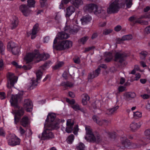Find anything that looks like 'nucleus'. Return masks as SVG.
<instances>
[{"label": "nucleus", "mask_w": 150, "mask_h": 150, "mask_svg": "<svg viewBox=\"0 0 150 150\" xmlns=\"http://www.w3.org/2000/svg\"><path fill=\"white\" fill-rule=\"evenodd\" d=\"M85 9L88 12H93L95 14L101 17H106V8L105 7H98L97 5L95 4H89L86 6Z\"/></svg>", "instance_id": "obj_4"}, {"label": "nucleus", "mask_w": 150, "mask_h": 150, "mask_svg": "<svg viewBox=\"0 0 150 150\" xmlns=\"http://www.w3.org/2000/svg\"><path fill=\"white\" fill-rule=\"evenodd\" d=\"M141 77V75L139 73H137L136 74V76L134 80H138Z\"/></svg>", "instance_id": "obj_60"}, {"label": "nucleus", "mask_w": 150, "mask_h": 150, "mask_svg": "<svg viewBox=\"0 0 150 150\" xmlns=\"http://www.w3.org/2000/svg\"><path fill=\"white\" fill-rule=\"evenodd\" d=\"M126 56L123 53L120 52H117L115 55V60L121 64H123L124 61V58Z\"/></svg>", "instance_id": "obj_14"}, {"label": "nucleus", "mask_w": 150, "mask_h": 150, "mask_svg": "<svg viewBox=\"0 0 150 150\" xmlns=\"http://www.w3.org/2000/svg\"><path fill=\"white\" fill-rule=\"evenodd\" d=\"M56 117V115L54 113H49L47 118V119L48 120V124L46 125L51 126H55L57 124L59 125L58 122H56L55 120ZM58 127H59V125H58Z\"/></svg>", "instance_id": "obj_13"}, {"label": "nucleus", "mask_w": 150, "mask_h": 150, "mask_svg": "<svg viewBox=\"0 0 150 150\" xmlns=\"http://www.w3.org/2000/svg\"><path fill=\"white\" fill-rule=\"evenodd\" d=\"M119 106L118 105H117L111 109L108 110V112L107 114H112L115 112L119 108Z\"/></svg>", "instance_id": "obj_33"}, {"label": "nucleus", "mask_w": 150, "mask_h": 150, "mask_svg": "<svg viewBox=\"0 0 150 150\" xmlns=\"http://www.w3.org/2000/svg\"><path fill=\"white\" fill-rule=\"evenodd\" d=\"M5 132L2 128H0V136H4Z\"/></svg>", "instance_id": "obj_55"}, {"label": "nucleus", "mask_w": 150, "mask_h": 150, "mask_svg": "<svg viewBox=\"0 0 150 150\" xmlns=\"http://www.w3.org/2000/svg\"><path fill=\"white\" fill-rule=\"evenodd\" d=\"M125 3L127 6V7L128 8H129L131 7L132 4V0H125Z\"/></svg>", "instance_id": "obj_41"}, {"label": "nucleus", "mask_w": 150, "mask_h": 150, "mask_svg": "<svg viewBox=\"0 0 150 150\" xmlns=\"http://www.w3.org/2000/svg\"><path fill=\"white\" fill-rule=\"evenodd\" d=\"M105 56L106 57L105 60L107 62L110 61L112 58V54L110 52H105Z\"/></svg>", "instance_id": "obj_29"}, {"label": "nucleus", "mask_w": 150, "mask_h": 150, "mask_svg": "<svg viewBox=\"0 0 150 150\" xmlns=\"http://www.w3.org/2000/svg\"><path fill=\"white\" fill-rule=\"evenodd\" d=\"M74 123L73 121L71 119H68L67 122V127L66 131L68 133H71L73 131V133L75 134H76L78 130V126L76 125L73 127Z\"/></svg>", "instance_id": "obj_9"}, {"label": "nucleus", "mask_w": 150, "mask_h": 150, "mask_svg": "<svg viewBox=\"0 0 150 150\" xmlns=\"http://www.w3.org/2000/svg\"><path fill=\"white\" fill-rule=\"evenodd\" d=\"M145 134L146 136L148 139H150V129H147L145 132Z\"/></svg>", "instance_id": "obj_49"}, {"label": "nucleus", "mask_w": 150, "mask_h": 150, "mask_svg": "<svg viewBox=\"0 0 150 150\" xmlns=\"http://www.w3.org/2000/svg\"><path fill=\"white\" fill-rule=\"evenodd\" d=\"M112 31V30L110 29H105L104 30L103 34L105 35H107L111 33Z\"/></svg>", "instance_id": "obj_46"}, {"label": "nucleus", "mask_w": 150, "mask_h": 150, "mask_svg": "<svg viewBox=\"0 0 150 150\" xmlns=\"http://www.w3.org/2000/svg\"><path fill=\"white\" fill-rule=\"evenodd\" d=\"M66 101L69 103L71 105V107L74 110L77 111L80 109V107L78 104H74L75 101L74 99H72L71 100H70L68 98H66Z\"/></svg>", "instance_id": "obj_18"}, {"label": "nucleus", "mask_w": 150, "mask_h": 150, "mask_svg": "<svg viewBox=\"0 0 150 150\" xmlns=\"http://www.w3.org/2000/svg\"><path fill=\"white\" fill-rule=\"evenodd\" d=\"M62 85L63 86H64L66 87H72L73 86V83L69 82L63 83Z\"/></svg>", "instance_id": "obj_43"}, {"label": "nucleus", "mask_w": 150, "mask_h": 150, "mask_svg": "<svg viewBox=\"0 0 150 150\" xmlns=\"http://www.w3.org/2000/svg\"><path fill=\"white\" fill-rule=\"evenodd\" d=\"M133 117L135 119H138L142 117V113L139 111H137L134 112Z\"/></svg>", "instance_id": "obj_35"}, {"label": "nucleus", "mask_w": 150, "mask_h": 150, "mask_svg": "<svg viewBox=\"0 0 150 150\" xmlns=\"http://www.w3.org/2000/svg\"><path fill=\"white\" fill-rule=\"evenodd\" d=\"M91 20V17L88 15L80 19L82 24L83 25L88 23Z\"/></svg>", "instance_id": "obj_23"}, {"label": "nucleus", "mask_w": 150, "mask_h": 150, "mask_svg": "<svg viewBox=\"0 0 150 150\" xmlns=\"http://www.w3.org/2000/svg\"><path fill=\"white\" fill-rule=\"evenodd\" d=\"M20 11L25 16H28L29 14L30 11L25 5H21L20 7Z\"/></svg>", "instance_id": "obj_19"}, {"label": "nucleus", "mask_w": 150, "mask_h": 150, "mask_svg": "<svg viewBox=\"0 0 150 150\" xmlns=\"http://www.w3.org/2000/svg\"><path fill=\"white\" fill-rule=\"evenodd\" d=\"M67 11L66 16L69 17L75 12V8L72 6H70L67 8Z\"/></svg>", "instance_id": "obj_24"}, {"label": "nucleus", "mask_w": 150, "mask_h": 150, "mask_svg": "<svg viewBox=\"0 0 150 150\" xmlns=\"http://www.w3.org/2000/svg\"><path fill=\"white\" fill-rule=\"evenodd\" d=\"M140 54L141 58L142 56L145 57L147 55V52L145 51H142L140 52Z\"/></svg>", "instance_id": "obj_51"}, {"label": "nucleus", "mask_w": 150, "mask_h": 150, "mask_svg": "<svg viewBox=\"0 0 150 150\" xmlns=\"http://www.w3.org/2000/svg\"><path fill=\"white\" fill-rule=\"evenodd\" d=\"M71 2L77 8H78L83 4V1L82 0H71Z\"/></svg>", "instance_id": "obj_27"}, {"label": "nucleus", "mask_w": 150, "mask_h": 150, "mask_svg": "<svg viewBox=\"0 0 150 150\" xmlns=\"http://www.w3.org/2000/svg\"><path fill=\"white\" fill-rule=\"evenodd\" d=\"M76 148L78 150H83L85 148V146L83 143H79L76 145Z\"/></svg>", "instance_id": "obj_36"}, {"label": "nucleus", "mask_w": 150, "mask_h": 150, "mask_svg": "<svg viewBox=\"0 0 150 150\" xmlns=\"http://www.w3.org/2000/svg\"><path fill=\"white\" fill-rule=\"evenodd\" d=\"M22 68L24 70H28L30 69L31 68V67L29 66L27 67L25 65H24L22 67Z\"/></svg>", "instance_id": "obj_63"}, {"label": "nucleus", "mask_w": 150, "mask_h": 150, "mask_svg": "<svg viewBox=\"0 0 150 150\" xmlns=\"http://www.w3.org/2000/svg\"><path fill=\"white\" fill-rule=\"evenodd\" d=\"M144 33L146 34L150 33V25L146 27L144 30Z\"/></svg>", "instance_id": "obj_48"}, {"label": "nucleus", "mask_w": 150, "mask_h": 150, "mask_svg": "<svg viewBox=\"0 0 150 150\" xmlns=\"http://www.w3.org/2000/svg\"><path fill=\"white\" fill-rule=\"evenodd\" d=\"M142 125L141 122H133L130 125V128L132 131H135L139 128Z\"/></svg>", "instance_id": "obj_17"}, {"label": "nucleus", "mask_w": 150, "mask_h": 150, "mask_svg": "<svg viewBox=\"0 0 150 150\" xmlns=\"http://www.w3.org/2000/svg\"><path fill=\"white\" fill-rule=\"evenodd\" d=\"M146 108L149 110L150 111V101L148 102L146 105Z\"/></svg>", "instance_id": "obj_61"}, {"label": "nucleus", "mask_w": 150, "mask_h": 150, "mask_svg": "<svg viewBox=\"0 0 150 150\" xmlns=\"http://www.w3.org/2000/svg\"><path fill=\"white\" fill-rule=\"evenodd\" d=\"M59 128L58 125L57 124L55 126H51L46 124L45 125V129L41 135H39L38 137L42 140L54 137V134L51 130L52 129H57Z\"/></svg>", "instance_id": "obj_5"}, {"label": "nucleus", "mask_w": 150, "mask_h": 150, "mask_svg": "<svg viewBox=\"0 0 150 150\" xmlns=\"http://www.w3.org/2000/svg\"><path fill=\"white\" fill-rule=\"evenodd\" d=\"M11 28L12 29H13L15 28L17 26L18 23V20L17 17H14L11 20Z\"/></svg>", "instance_id": "obj_26"}, {"label": "nucleus", "mask_w": 150, "mask_h": 150, "mask_svg": "<svg viewBox=\"0 0 150 150\" xmlns=\"http://www.w3.org/2000/svg\"><path fill=\"white\" fill-rule=\"evenodd\" d=\"M47 0H40V2L41 7H44L46 6Z\"/></svg>", "instance_id": "obj_47"}, {"label": "nucleus", "mask_w": 150, "mask_h": 150, "mask_svg": "<svg viewBox=\"0 0 150 150\" xmlns=\"http://www.w3.org/2000/svg\"><path fill=\"white\" fill-rule=\"evenodd\" d=\"M33 107V103L30 100L26 99L25 100L23 107L27 112H31L32 111Z\"/></svg>", "instance_id": "obj_15"}, {"label": "nucleus", "mask_w": 150, "mask_h": 150, "mask_svg": "<svg viewBox=\"0 0 150 150\" xmlns=\"http://www.w3.org/2000/svg\"><path fill=\"white\" fill-rule=\"evenodd\" d=\"M119 143H120L124 147H127L131 144V143L125 136L121 137L119 139Z\"/></svg>", "instance_id": "obj_16"}, {"label": "nucleus", "mask_w": 150, "mask_h": 150, "mask_svg": "<svg viewBox=\"0 0 150 150\" xmlns=\"http://www.w3.org/2000/svg\"><path fill=\"white\" fill-rule=\"evenodd\" d=\"M38 24H36L33 27L32 32L31 33V39H34L35 37V35L38 31Z\"/></svg>", "instance_id": "obj_25"}, {"label": "nucleus", "mask_w": 150, "mask_h": 150, "mask_svg": "<svg viewBox=\"0 0 150 150\" xmlns=\"http://www.w3.org/2000/svg\"><path fill=\"white\" fill-rule=\"evenodd\" d=\"M17 129L18 132L21 134H23L25 133V130L21 127H17Z\"/></svg>", "instance_id": "obj_44"}, {"label": "nucleus", "mask_w": 150, "mask_h": 150, "mask_svg": "<svg viewBox=\"0 0 150 150\" xmlns=\"http://www.w3.org/2000/svg\"><path fill=\"white\" fill-rule=\"evenodd\" d=\"M64 64V63L63 62H59L53 67V69H57L59 68L62 66Z\"/></svg>", "instance_id": "obj_40"}, {"label": "nucleus", "mask_w": 150, "mask_h": 150, "mask_svg": "<svg viewBox=\"0 0 150 150\" xmlns=\"http://www.w3.org/2000/svg\"><path fill=\"white\" fill-rule=\"evenodd\" d=\"M74 136L73 134H71L66 139L67 142L69 144H71L74 140Z\"/></svg>", "instance_id": "obj_34"}, {"label": "nucleus", "mask_w": 150, "mask_h": 150, "mask_svg": "<svg viewBox=\"0 0 150 150\" xmlns=\"http://www.w3.org/2000/svg\"><path fill=\"white\" fill-rule=\"evenodd\" d=\"M4 50V47L3 44L0 41V52L2 53Z\"/></svg>", "instance_id": "obj_54"}, {"label": "nucleus", "mask_w": 150, "mask_h": 150, "mask_svg": "<svg viewBox=\"0 0 150 150\" xmlns=\"http://www.w3.org/2000/svg\"><path fill=\"white\" fill-rule=\"evenodd\" d=\"M23 93V92L22 91L20 92V94H18V95H12L10 99V101L11 105L15 107L13 112L15 114L14 120L16 123L19 121L20 117L23 115L24 114L23 109L19 107L17 105L18 102L21 100Z\"/></svg>", "instance_id": "obj_1"}, {"label": "nucleus", "mask_w": 150, "mask_h": 150, "mask_svg": "<svg viewBox=\"0 0 150 150\" xmlns=\"http://www.w3.org/2000/svg\"><path fill=\"white\" fill-rule=\"evenodd\" d=\"M124 96L125 100L129 102L136 96V94L134 92H127L124 94Z\"/></svg>", "instance_id": "obj_20"}, {"label": "nucleus", "mask_w": 150, "mask_h": 150, "mask_svg": "<svg viewBox=\"0 0 150 150\" xmlns=\"http://www.w3.org/2000/svg\"><path fill=\"white\" fill-rule=\"evenodd\" d=\"M74 61L75 63L78 64L80 62V59L79 58H75L74 59Z\"/></svg>", "instance_id": "obj_59"}, {"label": "nucleus", "mask_w": 150, "mask_h": 150, "mask_svg": "<svg viewBox=\"0 0 150 150\" xmlns=\"http://www.w3.org/2000/svg\"><path fill=\"white\" fill-rule=\"evenodd\" d=\"M100 68L99 67L95 71L93 72V75L91 74H90L89 75V77L90 79H92L95 77L99 75L100 71Z\"/></svg>", "instance_id": "obj_30"}, {"label": "nucleus", "mask_w": 150, "mask_h": 150, "mask_svg": "<svg viewBox=\"0 0 150 150\" xmlns=\"http://www.w3.org/2000/svg\"><path fill=\"white\" fill-rule=\"evenodd\" d=\"M72 45L71 41L66 40L59 41L57 45L55 44L53 47L57 50H63L71 47Z\"/></svg>", "instance_id": "obj_8"}, {"label": "nucleus", "mask_w": 150, "mask_h": 150, "mask_svg": "<svg viewBox=\"0 0 150 150\" xmlns=\"http://www.w3.org/2000/svg\"><path fill=\"white\" fill-rule=\"evenodd\" d=\"M119 8L118 3L116 1H114L110 4L107 8V12L108 14L116 13L119 11Z\"/></svg>", "instance_id": "obj_12"}, {"label": "nucleus", "mask_w": 150, "mask_h": 150, "mask_svg": "<svg viewBox=\"0 0 150 150\" xmlns=\"http://www.w3.org/2000/svg\"><path fill=\"white\" fill-rule=\"evenodd\" d=\"M20 142V139L13 134H9L8 138V143L10 146H14L19 145Z\"/></svg>", "instance_id": "obj_10"}, {"label": "nucleus", "mask_w": 150, "mask_h": 150, "mask_svg": "<svg viewBox=\"0 0 150 150\" xmlns=\"http://www.w3.org/2000/svg\"><path fill=\"white\" fill-rule=\"evenodd\" d=\"M12 64L17 68H20L22 67V66L21 65H18L17 63L15 61L13 62L12 63Z\"/></svg>", "instance_id": "obj_53"}, {"label": "nucleus", "mask_w": 150, "mask_h": 150, "mask_svg": "<svg viewBox=\"0 0 150 150\" xmlns=\"http://www.w3.org/2000/svg\"><path fill=\"white\" fill-rule=\"evenodd\" d=\"M4 67V63L2 59L0 58V70L2 69Z\"/></svg>", "instance_id": "obj_58"}, {"label": "nucleus", "mask_w": 150, "mask_h": 150, "mask_svg": "<svg viewBox=\"0 0 150 150\" xmlns=\"http://www.w3.org/2000/svg\"><path fill=\"white\" fill-rule=\"evenodd\" d=\"M36 1L35 0H27V6L29 7H34Z\"/></svg>", "instance_id": "obj_32"}, {"label": "nucleus", "mask_w": 150, "mask_h": 150, "mask_svg": "<svg viewBox=\"0 0 150 150\" xmlns=\"http://www.w3.org/2000/svg\"><path fill=\"white\" fill-rule=\"evenodd\" d=\"M125 87L123 86H120L118 87V90L119 92H122L125 90Z\"/></svg>", "instance_id": "obj_50"}, {"label": "nucleus", "mask_w": 150, "mask_h": 150, "mask_svg": "<svg viewBox=\"0 0 150 150\" xmlns=\"http://www.w3.org/2000/svg\"><path fill=\"white\" fill-rule=\"evenodd\" d=\"M132 38V36L131 35H127L123 36L121 39H119L120 40V42H118L120 43L122 42V40H129Z\"/></svg>", "instance_id": "obj_31"}, {"label": "nucleus", "mask_w": 150, "mask_h": 150, "mask_svg": "<svg viewBox=\"0 0 150 150\" xmlns=\"http://www.w3.org/2000/svg\"><path fill=\"white\" fill-rule=\"evenodd\" d=\"M36 74L37 76V80H38L41 78L42 75V73L40 71L38 70L37 71Z\"/></svg>", "instance_id": "obj_38"}, {"label": "nucleus", "mask_w": 150, "mask_h": 150, "mask_svg": "<svg viewBox=\"0 0 150 150\" xmlns=\"http://www.w3.org/2000/svg\"><path fill=\"white\" fill-rule=\"evenodd\" d=\"M136 22L143 25H147L148 22L146 21H143L141 19H139L137 20Z\"/></svg>", "instance_id": "obj_45"}, {"label": "nucleus", "mask_w": 150, "mask_h": 150, "mask_svg": "<svg viewBox=\"0 0 150 150\" xmlns=\"http://www.w3.org/2000/svg\"><path fill=\"white\" fill-rule=\"evenodd\" d=\"M141 96L144 99H147L149 97V96L147 94L142 95Z\"/></svg>", "instance_id": "obj_57"}, {"label": "nucleus", "mask_w": 150, "mask_h": 150, "mask_svg": "<svg viewBox=\"0 0 150 150\" xmlns=\"http://www.w3.org/2000/svg\"><path fill=\"white\" fill-rule=\"evenodd\" d=\"M82 103L83 105H86L89 101L90 98L86 94H83L81 96Z\"/></svg>", "instance_id": "obj_22"}, {"label": "nucleus", "mask_w": 150, "mask_h": 150, "mask_svg": "<svg viewBox=\"0 0 150 150\" xmlns=\"http://www.w3.org/2000/svg\"><path fill=\"white\" fill-rule=\"evenodd\" d=\"M50 40L49 37L47 36L45 37L44 39L43 42L44 43H47Z\"/></svg>", "instance_id": "obj_62"}, {"label": "nucleus", "mask_w": 150, "mask_h": 150, "mask_svg": "<svg viewBox=\"0 0 150 150\" xmlns=\"http://www.w3.org/2000/svg\"><path fill=\"white\" fill-rule=\"evenodd\" d=\"M85 129L86 135L85 137L86 139L91 142H99L100 140V138L99 135L95 136L93 134L91 127L88 126H86Z\"/></svg>", "instance_id": "obj_6"}, {"label": "nucleus", "mask_w": 150, "mask_h": 150, "mask_svg": "<svg viewBox=\"0 0 150 150\" xmlns=\"http://www.w3.org/2000/svg\"><path fill=\"white\" fill-rule=\"evenodd\" d=\"M88 37L85 36L80 39L79 41L80 43L82 44H84L88 40Z\"/></svg>", "instance_id": "obj_39"}, {"label": "nucleus", "mask_w": 150, "mask_h": 150, "mask_svg": "<svg viewBox=\"0 0 150 150\" xmlns=\"http://www.w3.org/2000/svg\"><path fill=\"white\" fill-rule=\"evenodd\" d=\"M55 19L57 21L60 20L61 18V14L60 12H58L56 13L55 17Z\"/></svg>", "instance_id": "obj_42"}, {"label": "nucleus", "mask_w": 150, "mask_h": 150, "mask_svg": "<svg viewBox=\"0 0 150 150\" xmlns=\"http://www.w3.org/2000/svg\"><path fill=\"white\" fill-rule=\"evenodd\" d=\"M7 77L8 80L7 87L9 88L7 95L8 96H9L10 95L11 91V89L10 88L13 87L14 84L16 82L17 78L16 77L14 76L13 74L10 73L8 74Z\"/></svg>", "instance_id": "obj_7"}, {"label": "nucleus", "mask_w": 150, "mask_h": 150, "mask_svg": "<svg viewBox=\"0 0 150 150\" xmlns=\"http://www.w3.org/2000/svg\"><path fill=\"white\" fill-rule=\"evenodd\" d=\"M28 118L26 116H24L21 121V125L24 127H25L28 124Z\"/></svg>", "instance_id": "obj_28"}, {"label": "nucleus", "mask_w": 150, "mask_h": 150, "mask_svg": "<svg viewBox=\"0 0 150 150\" xmlns=\"http://www.w3.org/2000/svg\"><path fill=\"white\" fill-rule=\"evenodd\" d=\"M38 80H32V83L31 85L30 86V89H33L35 88L38 85Z\"/></svg>", "instance_id": "obj_37"}, {"label": "nucleus", "mask_w": 150, "mask_h": 150, "mask_svg": "<svg viewBox=\"0 0 150 150\" xmlns=\"http://www.w3.org/2000/svg\"><path fill=\"white\" fill-rule=\"evenodd\" d=\"M140 82L142 84H145L146 82V79H141L140 80Z\"/></svg>", "instance_id": "obj_64"}, {"label": "nucleus", "mask_w": 150, "mask_h": 150, "mask_svg": "<svg viewBox=\"0 0 150 150\" xmlns=\"http://www.w3.org/2000/svg\"><path fill=\"white\" fill-rule=\"evenodd\" d=\"M6 98L5 93L3 92H0V99H3Z\"/></svg>", "instance_id": "obj_52"}, {"label": "nucleus", "mask_w": 150, "mask_h": 150, "mask_svg": "<svg viewBox=\"0 0 150 150\" xmlns=\"http://www.w3.org/2000/svg\"><path fill=\"white\" fill-rule=\"evenodd\" d=\"M7 48L8 51H11L14 54L17 55L19 53L20 48L13 42H10L8 43Z\"/></svg>", "instance_id": "obj_11"}, {"label": "nucleus", "mask_w": 150, "mask_h": 150, "mask_svg": "<svg viewBox=\"0 0 150 150\" xmlns=\"http://www.w3.org/2000/svg\"><path fill=\"white\" fill-rule=\"evenodd\" d=\"M50 56L48 54H40L38 51H36L34 53L27 54L24 58V60L27 62H29L32 61L33 59H36L37 62H38L48 59Z\"/></svg>", "instance_id": "obj_3"}, {"label": "nucleus", "mask_w": 150, "mask_h": 150, "mask_svg": "<svg viewBox=\"0 0 150 150\" xmlns=\"http://www.w3.org/2000/svg\"><path fill=\"white\" fill-rule=\"evenodd\" d=\"M121 28L122 27L121 26L118 25L115 28L114 30L116 31H119L120 30Z\"/></svg>", "instance_id": "obj_56"}, {"label": "nucleus", "mask_w": 150, "mask_h": 150, "mask_svg": "<svg viewBox=\"0 0 150 150\" xmlns=\"http://www.w3.org/2000/svg\"><path fill=\"white\" fill-rule=\"evenodd\" d=\"M93 118L94 121L100 125H107L108 124V121H107L106 120H101L98 117L95 116H93Z\"/></svg>", "instance_id": "obj_21"}, {"label": "nucleus", "mask_w": 150, "mask_h": 150, "mask_svg": "<svg viewBox=\"0 0 150 150\" xmlns=\"http://www.w3.org/2000/svg\"><path fill=\"white\" fill-rule=\"evenodd\" d=\"M71 21L67 19L66 26L64 28V31L59 33L57 35L56 38L54 39L53 42V46L56 44L57 42L60 39H67L69 37V34L67 33H69L71 34H74L77 33L79 30L77 25H75L73 28H70V23Z\"/></svg>", "instance_id": "obj_2"}]
</instances>
